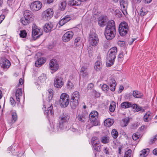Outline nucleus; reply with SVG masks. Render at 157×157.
Returning a JSON list of instances; mask_svg holds the SVG:
<instances>
[{
    "label": "nucleus",
    "mask_w": 157,
    "mask_h": 157,
    "mask_svg": "<svg viewBox=\"0 0 157 157\" xmlns=\"http://www.w3.org/2000/svg\"><path fill=\"white\" fill-rule=\"evenodd\" d=\"M70 117V115L68 113H63L60 114L59 119V123L57 124V129H67Z\"/></svg>",
    "instance_id": "obj_1"
},
{
    "label": "nucleus",
    "mask_w": 157,
    "mask_h": 157,
    "mask_svg": "<svg viewBox=\"0 0 157 157\" xmlns=\"http://www.w3.org/2000/svg\"><path fill=\"white\" fill-rule=\"evenodd\" d=\"M98 113L96 111L91 112L89 115V118L90 122L86 125L87 128L89 129L93 126L99 125L100 123L98 118Z\"/></svg>",
    "instance_id": "obj_2"
},
{
    "label": "nucleus",
    "mask_w": 157,
    "mask_h": 157,
    "mask_svg": "<svg viewBox=\"0 0 157 157\" xmlns=\"http://www.w3.org/2000/svg\"><path fill=\"white\" fill-rule=\"evenodd\" d=\"M117 48L114 47L111 48L108 51L107 55V63L109 66L113 65L116 57Z\"/></svg>",
    "instance_id": "obj_3"
},
{
    "label": "nucleus",
    "mask_w": 157,
    "mask_h": 157,
    "mask_svg": "<svg viewBox=\"0 0 157 157\" xmlns=\"http://www.w3.org/2000/svg\"><path fill=\"white\" fill-rule=\"evenodd\" d=\"M24 18H22L21 20V22L24 25H26L31 21L33 19L34 16L33 14L30 10H26L24 13Z\"/></svg>",
    "instance_id": "obj_4"
},
{
    "label": "nucleus",
    "mask_w": 157,
    "mask_h": 157,
    "mask_svg": "<svg viewBox=\"0 0 157 157\" xmlns=\"http://www.w3.org/2000/svg\"><path fill=\"white\" fill-rule=\"evenodd\" d=\"M79 98L80 94L78 92L75 91L72 94L70 102V104L72 108H75L78 105Z\"/></svg>",
    "instance_id": "obj_5"
},
{
    "label": "nucleus",
    "mask_w": 157,
    "mask_h": 157,
    "mask_svg": "<svg viewBox=\"0 0 157 157\" xmlns=\"http://www.w3.org/2000/svg\"><path fill=\"white\" fill-rule=\"evenodd\" d=\"M69 97L66 93H62L59 100L60 105L62 107H67L69 103Z\"/></svg>",
    "instance_id": "obj_6"
},
{
    "label": "nucleus",
    "mask_w": 157,
    "mask_h": 157,
    "mask_svg": "<svg viewBox=\"0 0 157 157\" xmlns=\"http://www.w3.org/2000/svg\"><path fill=\"white\" fill-rule=\"evenodd\" d=\"M129 27L128 24L125 21L121 22L119 26V32L121 36H125L128 33Z\"/></svg>",
    "instance_id": "obj_7"
},
{
    "label": "nucleus",
    "mask_w": 157,
    "mask_h": 157,
    "mask_svg": "<svg viewBox=\"0 0 157 157\" xmlns=\"http://www.w3.org/2000/svg\"><path fill=\"white\" fill-rule=\"evenodd\" d=\"M109 84L110 87L105 84H104L101 86L102 90L106 92L108 91L109 89L112 91H114L115 90V88L116 86V82L115 80L113 78H110L109 80Z\"/></svg>",
    "instance_id": "obj_8"
},
{
    "label": "nucleus",
    "mask_w": 157,
    "mask_h": 157,
    "mask_svg": "<svg viewBox=\"0 0 157 157\" xmlns=\"http://www.w3.org/2000/svg\"><path fill=\"white\" fill-rule=\"evenodd\" d=\"M116 34V29H105V36L107 40H110L113 39L115 37Z\"/></svg>",
    "instance_id": "obj_9"
},
{
    "label": "nucleus",
    "mask_w": 157,
    "mask_h": 157,
    "mask_svg": "<svg viewBox=\"0 0 157 157\" xmlns=\"http://www.w3.org/2000/svg\"><path fill=\"white\" fill-rule=\"evenodd\" d=\"M89 42L90 44L93 46H96L98 44L99 41L98 36L95 33H91L89 37Z\"/></svg>",
    "instance_id": "obj_10"
},
{
    "label": "nucleus",
    "mask_w": 157,
    "mask_h": 157,
    "mask_svg": "<svg viewBox=\"0 0 157 157\" xmlns=\"http://www.w3.org/2000/svg\"><path fill=\"white\" fill-rule=\"evenodd\" d=\"M41 2L39 1L34 2L30 5V8L33 11H37L39 10L42 7Z\"/></svg>",
    "instance_id": "obj_11"
},
{
    "label": "nucleus",
    "mask_w": 157,
    "mask_h": 157,
    "mask_svg": "<svg viewBox=\"0 0 157 157\" xmlns=\"http://www.w3.org/2000/svg\"><path fill=\"white\" fill-rule=\"evenodd\" d=\"M40 30L36 28V26L35 25H33V29L32 32V36L34 40H36L37 38H39L40 36L42 34L41 33L39 32Z\"/></svg>",
    "instance_id": "obj_12"
},
{
    "label": "nucleus",
    "mask_w": 157,
    "mask_h": 157,
    "mask_svg": "<svg viewBox=\"0 0 157 157\" xmlns=\"http://www.w3.org/2000/svg\"><path fill=\"white\" fill-rule=\"evenodd\" d=\"M54 85L56 88H61L63 85V78L60 76H56L54 80Z\"/></svg>",
    "instance_id": "obj_13"
},
{
    "label": "nucleus",
    "mask_w": 157,
    "mask_h": 157,
    "mask_svg": "<svg viewBox=\"0 0 157 157\" xmlns=\"http://www.w3.org/2000/svg\"><path fill=\"white\" fill-rule=\"evenodd\" d=\"M49 65L50 69L52 71L51 72L52 73H53V72L57 71L58 69V64L57 60L55 59H52L50 61Z\"/></svg>",
    "instance_id": "obj_14"
},
{
    "label": "nucleus",
    "mask_w": 157,
    "mask_h": 157,
    "mask_svg": "<svg viewBox=\"0 0 157 157\" xmlns=\"http://www.w3.org/2000/svg\"><path fill=\"white\" fill-rule=\"evenodd\" d=\"M53 10L52 9H48L44 12L42 15L44 18L46 20H49L53 16Z\"/></svg>",
    "instance_id": "obj_15"
},
{
    "label": "nucleus",
    "mask_w": 157,
    "mask_h": 157,
    "mask_svg": "<svg viewBox=\"0 0 157 157\" xmlns=\"http://www.w3.org/2000/svg\"><path fill=\"white\" fill-rule=\"evenodd\" d=\"M11 65L10 62L5 58H1L0 60V65L4 69L9 68Z\"/></svg>",
    "instance_id": "obj_16"
},
{
    "label": "nucleus",
    "mask_w": 157,
    "mask_h": 157,
    "mask_svg": "<svg viewBox=\"0 0 157 157\" xmlns=\"http://www.w3.org/2000/svg\"><path fill=\"white\" fill-rule=\"evenodd\" d=\"M73 35L74 33L72 31H68L63 35L62 40L65 42H67L72 38Z\"/></svg>",
    "instance_id": "obj_17"
},
{
    "label": "nucleus",
    "mask_w": 157,
    "mask_h": 157,
    "mask_svg": "<svg viewBox=\"0 0 157 157\" xmlns=\"http://www.w3.org/2000/svg\"><path fill=\"white\" fill-rule=\"evenodd\" d=\"M120 5L123 13L125 15H127V9L128 4L126 0H120Z\"/></svg>",
    "instance_id": "obj_18"
},
{
    "label": "nucleus",
    "mask_w": 157,
    "mask_h": 157,
    "mask_svg": "<svg viewBox=\"0 0 157 157\" xmlns=\"http://www.w3.org/2000/svg\"><path fill=\"white\" fill-rule=\"evenodd\" d=\"M53 29H54V26L51 22H48L46 23L44 26V31L46 33L50 32Z\"/></svg>",
    "instance_id": "obj_19"
},
{
    "label": "nucleus",
    "mask_w": 157,
    "mask_h": 157,
    "mask_svg": "<svg viewBox=\"0 0 157 157\" xmlns=\"http://www.w3.org/2000/svg\"><path fill=\"white\" fill-rule=\"evenodd\" d=\"M97 58L98 60L95 63L94 68L96 71H99L101 68L102 63L100 57L99 56H98Z\"/></svg>",
    "instance_id": "obj_20"
},
{
    "label": "nucleus",
    "mask_w": 157,
    "mask_h": 157,
    "mask_svg": "<svg viewBox=\"0 0 157 157\" xmlns=\"http://www.w3.org/2000/svg\"><path fill=\"white\" fill-rule=\"evenodd\" d=\"M107 21L108 19L106 17H101L98 21V24L100 26L103 27L106 25Z\"/></svg>",
    "instance_id": "obj_21"
},
{
    "label": "nucleus",
    "mask_w": 157,
    "mask_h": 157,
    "mask_svg": "<svg viewBox=\"0 0 157 157\" xmlns=\"http://www.w3.org/2000/svg\"><path fill=\"white\" fill-rule=\"evenodd\" d=\"M105 29L113 30L116 29L114 21L113 20H110L108 21Z\"/></svg>",
    "instance_id": "obj_22"
},
{
    "label": "nucleus",
    "mask_w": 157,
    "mask_h": 157,
    "mask_svg": "<svg viewBox=\"0 0 157 157\" xmlns=\"http://www.w3.org/2000/svg\"><path fill=\"white\" fill-rule=\"evenodd\" d=\"M71 19V17L69 15H66L59 22V24L61 26H63Z\"/></svg>",
    "instance_id": "obj_23"
},
{
    "label": "nucleus",
    "mask_w": 157,
    "mask_h": 157,
    "mask_svg": "<svg viewBox=\"0 0 157 157\" xmlns=\"http://www.w3.org/2000/svg\"><path fill=\"white\" fill-rule=\"evenodd\" d=\"M80 75L83 77H86L88 75V69L86 66H83L80 68Z\"/></svg>",
    "instance_id": "obj_24"
},
{
    "label": "nucleus",
    "mask_w": 157,
    "mask_h": 157,
    "mask_svg": "<svg viewBox=\"0 0 157 157\" xmlns=\"http://www.w3.org/2000/svg\"><path fill=\"white\" fill-rule=\"evenodd\" d=\"M45 62V60L43 58H39L35 63V66L37 67H40Z\"/></svg>",
    "instance_id": "obj_25"
},
{
    "label": "nucleus",
    "mask_w": 157,
    "mask_h": 157,
    "mask_svg": "<svg viewBox=\"0 0 157 157\" xmlns=\"http://www.w3.org/2000/svg\"><path fill=\"white\" fill-rule=\"evenodd\" d=\"M22 89H18L17 90L16 92L15 96L17 101H20V98L22 96Z\"/></svg>",
    "instance_id": "obj_26"
},
{
    "label": "nucleus",
    "mask_w": 157,
    "mask_h": 157,
    "mask_svg": "<svg viewBox=\"0 0 157 157\" xmlns=\"http://www.w3.org/2000/svg\"><path fill=\"white\" fill-rule=\"evenodd\" d=\"M82 0H71L69 1V4L71 6H78L81 3Z\"/></svg>",
    "instance_id": "obj_27"
},
{
    "label": "nucleus",
    "mask_w": 157,
    "mask_h": 157,
    "mask_svg": "<svg viewBox=\"0 0 157 157\" xmlns=\"http://www.w3.org/2000/svg\"><path fill=\"white\" fill-rule=\"evenodd\" d=\"M132 103L128 102H124L121 104V106L122 108L127 109L132 107Z\"/></svg>",
    "instance_id": "obj_28"
},
{
    "label": "nucleus",
    "mask_w": 157,
    "mask_h": 157,
    "mask_svg": "<svg viewBox=\"0 0 157 157\" xmlns=\"http://www.w3.org/2000/svg\"><path fill=\"white\" fill-rule=\"evenodd\" d=\"M52 109L53 106L52 104H51L50 106L48 108L47 110L45 111V114L48 116L49 115H52L53 114V111Z\"/></svg>",
    "instance_id": "obj_29"
},
{
    "label": "nucleus",
    "mask_w": 157,
    "mask_h": 157,
    "mask_svg": "<svg viewBox=\"0 0 157 157\" xmlns=\"http://www.w3.org/2000/svg\"><path fill=\"white\" fill-rule=\"evenodd\" d=\"M132 107L137 112L140 111L143 112L144 111V109L142 107L139 106L136 104H132Z\"/></svg>",
    "instance_id": "obj_30"
},
{
    "label": "nucleus",
    "mask_w": 157,
    "mask_h": 157,
    "mask_svg": "<svg viewBox=\"0 0 157 157\" xmlns=\"http://www.w3.org/2000/svg\"><path fill=\"white\" fill-rule=\"evenodd\" d=\"M149 149L148 148L144 149L140 152V157H145L149 153Z\"/></svg>",
    "instance_id": "obj_31"
},
{
    "label": "nucleus",
    "mask_w": 157,
    "mask_h": 157,
    "mask_svg": "<svg viewBox=\"0 0 157 157\" xmlns=\"http://www.w3.org/2000/svg\"><path fill=\"white\" fill-rule=\"evenodd\" d=\"M132 95L134 97L136 98H140L143 96L142 94L137 90L134 91Z\"/></svg>",
    "instance_id": "obj_32"
},
{
    "label": "nucleus",
    "mask_w": 157,
    "mask_h": 157,
    "mask_svg": "<svg viewBox=\"0 0 157 157\" xmlns=\"http://www.w3.org/2000/svg\"><path fill=\"white\" fill-rule=\"evenodd\" d=\"M92 145L96 144H100V142L98 137H94L92 138Z\"/></svg>",
    "instance_id": "obj_33"
},
{
    "label": "nucleus",
    "mask_w": 157,
    "mask_h": 157,
    "mask_svg": "<svg viewBox=\"0 0 157 157\" xmlns=\"http://www.w3.org/2000/svg\"><path fill=\"white\" fill-rule=\"evenodd\" d=\"M48 94L49 101H50L52 99L53 96V93L52 90L51 89H49L48 91Z\"/></svg>",
    "instance_id": "obj_34"
},
{
    "label": "nucleus",
    "mask_w": 157,
    "mask_h": 157,
    "mask_svg": "<svg viewBox=\"0 0 157 157\" xmlns=\"http://www.w3.org/2000/svg\"><path fill=\"white\" fill-rule=\"evenodd\" d=\"M101 141L104 144L108 143L109 142V138L107 136H103L101 138Z\"/></svg>",
    "instance_id": "obj_35"
},
{
    "label": "nucleus",
    "mask_w": 157,
    "mask_h": 157,
    "mask_svg": "<svg viewBox=\"0 0 157 157\" xmlns=\"http://www.w3.org/2000/svg\"><path fill=\"white\" fill-rule=\"evenodd\" d=\"M75 45L76 46H81L82 44V41L79 37L76 38L75 40Z\"/></svg>",
    "instance_id": "obj_36"
},
{
    "label": "nucleus",
    "mask_w": 157,
    "mask_h": 157,
    "mask_svg": "<svg viewBox=\"0 0 157 157\" xmlns=\"http://www.w3.org/2000/svg\"><path fill=\"white\" fill-rule=\"evenodd\" d=\"M113 123V120L109 119H107L104 121V124L105 125L108 127H110L112 125Z\"/></svg>",
    "instance_id": "obj_37"
},
{
    "label": "nucleus",
    "mask_w": 157,
    "mask_h": 157,
    "mask_svg": "<svg viewBox=\"0 0 157 157\" xmlns=\"http://www.w3.org/2000/svg\"><path fill=\"white\" fill-rule=\"evenodd\" d=\"M78 120L82 122H84L86 121V116L83 114H79L77 117Z\"/></svg>",
    "instance_id": "obj_38"
},
{
    "label": "nucleus",
    "mask_w": 157,
    "mask_h": 157,
    "mask_svg": "<svg viewBox=\"0 0 157 157\" xmlns=\"http://www.w3.org/2000/svg\"><path fill=\"white\" fill-rule=\"evenodd\" d=\"M39 79L41 83H44L46 79V75L44 74H42L39 77Z\"/></svg>",
    "instance_id": "obj_39"
},
{
    "label": "nucleus",
    "mask_w": 157,
    "mask_h": 157,
    "mask_svg": "<svg viewBox=\"0 0 157 157\" xmlns=\"http://www.w3.org/2000/svg\"><path fill=\"white\" fill-rule=\"evenodd\" d=\"M111 135L113 138H117L118 136V133L116 129H113L111 132Z\"/></svg>",
    "instance_id": "obj_40"
},
{
    "label": "nucleus",
    "mask_w": 157,
    "mask_h": 157,
    "mask_svg": "<svg viewBox=\"0 0 157 157\" xmlns=\"http://www.w3.org/2000/svg\"><path fill=\"white\" fill-rule=\"evenodd\" d=\"M147 13V11L145 8H142L140 10V14L141 16H143L145 15Z\"/></svg>",
    "instance_id": "obj_41"
},
{
    "label": "nucleus",
    "mask_w": 157,
    "mask_h": 157,
    "mask_svg": "<svg viewBox=\"0 0 157 157\" xmlns=\"http://www.w3.org/2000/svg\"><path fill=\"white\" fill-rule=\"evenodd\" d=\"M67 5L66 2V1L62 2L60 3L59 5V7L61 10H64L66 7Z\"/></svg>",
    "instance_id": "obj_42"
},
{
    "label": "nucleus",
    "mask_w": 157,
    "mask_h": 157,
    "mask_svg": "<svg viewBox=\"0 0 157 157\" xmlns=\"http://www.w3.org/2000/svg\"><path fill=\"white\" fill-rule=\"evenodd\" d=\"M122 121L124 124L123 126L124 127H125L127 125L128 123L129 122L130 119L129 117H126L123 119Z\"/></svg>",
    "instance_id": "obj_43"
},
{
    "label": "nucleus",
    "mask_w": 157,
    "mask_h": 157,
    "mask_svg": "<svg viewBox=\"0 0 157 157\" xmlns=\"http://www.w3.org/2000/svg\"><path fill=\"white\" fill-rule=\"evenodd\" d=\"M92 146L93 149L97 151L100 152L101 151L100 144H96Z\"/></svg>",
    "instance_id": "obj_44"
},
{
    "label": "nucleus",
    "mask_w": 157,
    "mask_h": 157,
    "mask_svg": "<svg viewBox=\"0 0 157 157\" xmlns=\"http://www.w3.org/2000/svg\"><path fill=\"white\" fill-rule=\"evenodd\" d=\"M20 36L22 38H25L27 36V33L25 30H21L19 33Z\"/></svg>",
    "instance_id": "obj_45"
},
{
    "label": "nucleus",
    "mask_w": 157,
    "mask_h": 157,
    "mask_svg": "<svg viewBox=\"0 0 157 157\" xmlns=\"http://www.w3.org/2000/svg\"><path fill=\"white\" fill-rule=\"evenodd\" d=\"M12 123L15 122L17 120V113H16L13 112L12 114Z\"/></svg>",
    "instance_id": "obj_46"
},
{
    "label": "nucleus",
    "mask_w": 157,
    "mask_h": 157,
    "mask_svg": "<svg viewBox=\"0 0 157 157\" xmlns=\"http://www.w3.org/2000/svg\"><path fill=\"white\" fill-rule=\"evenodd\" d=\"M74 87V85L72 82L69 80L68 81V82L67 85V87L69 89H72Z\"/></svg>",
    "instance_id": "obj_47"
},
{
    "label": "nucleus",
    "mask_w": 157,
    "mask_h": 157,
    "mask_svg": "<svg viewBox=\"0 0 157 157\" xmlns=\"http://www.w3.org/2000/svg\"><path fill=\"white\" fill-rule=\"evenodd\" d=\"M132 151L130 149L128 150L125 152L124 157H130L131 155Z\"/></svg>",
    "instance_id": "obj_48"
},
{
    "label": "nucleus",
    "mask_w": 157,
    "mask_h": 157,
    "mask_svg": "<svg viewBox=\"0 0 157 157\" xmlns=\"http://www.w3.org/2000/svg\"><path fill=\"white\" fill-rule=\"evenodd\" d=\"M115 12L116 15L118 17H121L122 14L121 11L119 10H115Z\"/></svg>",
    "instance_id": "obj_49"
},
{
    "label": "nucleus",
    "mask_w": 157,
    "mask_h": 157,
    "mask_svg": "<svg viewBox=\"0 0 157 157\" xmlns=\"http://www.w3.org/2000/svg\"><path fill=\"white\" fill-rule=\"evenodd\" d=\"M115 107L116 105H115L114 104L113 105L111 104L109 107V111L111 112H113L115 110Z\"/></svg>",
    "instance_id": "obj_50"
},
{
    "label": "nucleus",
    "mask_w": 157,
    "mask_h": 157,
    "mask_svg": "<svg viewBox=\"0 0 157 157\" xmlns=\"http://www.w3.org/2000/svg\"><path fill=\"white\" fill-rule=\"evenodd\" d=\"M157 140V134L154 136L150 140V144L153 143Z\"/></svg>",
    "instance_id": "obj_51"
},
{
    "label": "nucleus",
    "mask_w": 157,
    "mask_h": 157,
    "mask_svg": "<svg viewBox=\"0 0 157 157\" xmlns=\"http://www.w3.org/2000/svg\"><path fill=\"white\" fill-rule=\"evenodd\" d=\"M139 138V136L138 133H135L132 136V138L133 140H136Z\"/></svg>",
    "instance_id": "obj_52"
},
{
    "label": "nucleus",
    "mask_w": 157,
    "mask_h": 157,
    "mask_svg": "<svg viewBox=\"0 0 157 157\" xmlns=\"http://www.w3.org/2000/svg\"><path fill=\"white\" fill-rule=\"evenodd\" d=\"M117 44L121 47H123L125 45V42L124 41H119L117 42Z\"/></svg>",
    "instance_id": "obj_53"
},
{
    "label": "nucleus",
    "mask_w": 157,
    "mask_h": 157,
    "mask_svg": "<svg viewBox=\"0 0 157 157\" xmlns=\"http://www.w3.org/2000/svg\"><path fill=\"white\" fill-rule=\"evenodd\" d=\"M123 53L121 52L118 55V59L119 60H121L123 57Z\"/></svg>",
    "instance_id": "obj_54"
},
{
    "label": "nucleus",
    "mask_w": 157,
    "mask_h": 157,
    "mask_svg": "<svg viewBox=\"0 0 157 157\" xmlns=\"http://www.w3.org/2000/svg\"><path fill=\"white\" fill-rule=\"evenodd\" d=\"M149 120L151 119V118L147 117V116L145 114L144 117V121L147 122L149 121Z\"/></svg>",
    "instance_id": "obj_55"
},
{
    "label": "nucleus",
    "mask_w": 157,
    "mask_h": 157,
    "mask_svg": "<svg viewBox=\"0 0 157 157\" xmlns=\"http://www.w3.org/2000/svg\"><path fill=\"white\" fill-rule=\"evenodd\" d=\"M10 101L11 105H15V102L13 98L11 97L10 98Z\"/></svg>",
    "instance_id": "obj_56"
},
{
    "label": "nucleus",
    "mask_w": 157,
    "mask_h": 157,
    "mask_svg": "<svg viewBox=\"0 0 157 157\" xmlns=\"http://www.w3.org/2000/svg\"><path fill=\"white\" fill-rule=\"evenodd\" d=\"M94 84L92 83H90L88 84L87 88V90H90L94 87Z\"/></svg>",
    "instance_id": "obj_57"
},
{
    "label": "nucleus",
    "mask_w": 157,
    "mask_h": 157,
    "mask_svg": "<svg viewBox=\"0 0 157 157\" xmlns=\"http://www.w3.org/2000/svg\"><path fill=\"white\" fill-rule=\"evenodd\" d=\"M93 93H94L95 96L96 97H98L100 96V94L97 91H96V90H93Z\"/></svg>",
    "instance_id": "obj_58"
},
{
    "label": "nucleus",
    "mask_w": 157,
    "mask_h": 157,
    "mask_svg": "<svg viewBox=\"0 0 157 157\" xmlns=\"http://www.w3.org/2000/svg\"><path fill=\"white\" fill-rule=\"evenodd\" d=\"M109 148H108L106 147L103 150V152L106 154L109 155Z\"/></svg>",
    "instance_id": "obj_59"
},
{
    "label": "nucleus",
    "mask_w": 157,
    "mask_h": 157,
    "mask_svg": "<svg viewBox=\"0 0 157 157\" xmlns=\"http://www.w3.org/2000/svg\"><path fill=\"white\" fill-rule=\"evenodd\" d=\"M5 17L4 15H1L0 16V21H1V23L2 22L3 20L4 19Z\"/></svg>",
    "instance_id": "obj_60"
},
{
    "label": "nucleus",
    "mask_w": 157,
    "mask_h": 157,
    "mask_svg": "<svg viewBox=\"0 0 157 157\" xmlns=\"http://www.w3.org/2000/svg\"><path fill=\"white\" fill-rule=\"evenodd\" d=\"M152 152L154 155H157V148H155L154 149Z\"/></svg>",
    "instance_id": "obj_61"
},
{
    "label": "nucleus",
    "mask_w": 157,
    "mask_h": 157,
    "mask_svg": "<svg viewBox=\"0 0 157 157\" xmlns=\"http://www.w3.org/2000/svg\"><path fill=\"white\" fill-rule=\"evenodd\" d=\"M124 89V87L123 86H120L119 89V91L118 92L121 93Z\"/></svg>",
    "instance_id": "obj_62"
},
{
    "label": "nucleus",
    "mask_w": 157,
    "mask_h": 157,
    "mask_svg": "<svg viewBox=\"0 0 157 157\" xmlns=\"http://www.w3.org/2000/svg\"><path fill=\"white\" fill-rule=\"evenodd\" d=\"M46 1L48 4H50L53 2V0H46Z\"/></svg>",
    "instance_id": "obj_63"
},
{
    "label": "nucleus",
    "mask_w": 157,
    "mask_h": 157,
    "mask_svg": "<svg viewBox=\"0 0 157 157\" xmlns=\"http://www.w3.org/2000/svg\"><path fill=\"white\" fill-rule=\"evenodd\" d=\"M109 44V42L107 41L105 43V44L104 45V47L105 48H107L108 47V44Z\"/></svg>",
    "instance_id": "obj_64"
}]
</instances>
